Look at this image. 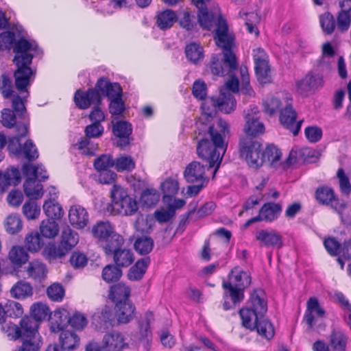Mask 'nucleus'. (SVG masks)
I'll use <instances>...</instances> for the list:
<instances>
[{
    "label": "nucleus",
    "instance_id": "nucleus-1",
    "mask_svg": "<svg viewBox=\"0 0 351 351\" xmlns=\"http://www.w3.org/2000/svg\"><path fill=\"white\" fill-rule=\"evenodd\" d=\"M208 136L211 141L203 138L198 142L197 154L198 156L205 160L207 165H203L198 161L190 162L184 171V178L188 183H204L206 181V169L215 166L213 171V178L219 168L223 156L226 152L224 141L221 134L217 131L213 126H210Z\"/></svg>",
    "mask_w": 351,
    "mask_h": 351
},
{
    "label": "nucleus",
    "instance_id": "nucleus-2",
    "mask_svg": "<svg viewBox=\"0 0 351 351\" xmlns=\"http://www.w3.org/2000/svg\"><path fill=\"white\" fill-rule=\"evenodd\" d=\"M216 44L222 49V52L213 55L211 58L210 69L213 75H228L235 76L233 73L238 69L235 54L232 51L234 46V37L228 33L226 21L219 15L217 23Z\"/></svg>",
    "mask_w": 351,
    "mask_h": 351
},
{
    "label": "nucleus",
    "instance_id": "nucleus-3",
    "mask_svg": "<svg viewBox=\"0 0 351 351\" xmlns=\"http://www.w3.org/2000/svg\"><path fill=\"white\" fill-rule=\"evenodd\" d=\"M12 48L16 53L13 62L17 66L14 73L15 87L19 91H23L30 85L36 74V71L32 70L29 65L37 53L38 46L21 38L14 42Z\"/></svg>",
    "mask_w": 351,
    "mask_h": 351
},
{
    "label": "nucleus",
    "instance_id": "nucleus-4",
    "mask_svg": "<svg viewBox=\"0 0 351 351\" xmlns=\"http://www.w3.org/2000/svg\"><path fill=\"white\" fill-rule=\"evenodd\" d=\"M219 90L218 96L206 99L202 105V116L206 121L213 118L217 111L228 114L235 110L237 102L232 94L239 91L238 77L231 76L219 87Z\"/></svg>",
    "mask_w": 351,
    "mask_h": 351
},
{
    "label": "nucleus",
    "instance_id": "nucleus-5",
    "mask_svg": "<svg viewBox=\"0 0 351 351\" xmlns=\"http://www.w3.org/2000/svg\"><path fill=\"white\" fill-rule=\"evenodd\" d=\"M265 293L261 289H255L250 293L248 304L243 308V326L248 329H274L271 322L262 314L267 311Z\"/></svg>",
    "mask_w": 351,
    "mask_h": 351
},
{
    "label": "nucleus",
    "instance_id": "nucleus-6",
    "mask_svg": "<svg viewBox=\"0 0 351 351\" xmlns=\"http://www.w3.org/2000/svg\"><path fill=\"white\" fill-rule=\"evenodd\" d=\"M22 171L27 178L23 184L26 196L35 199L40 198L43 195V186L40 182L48 178L46 171L40 165L34 166L30 163H25Z\"/></svg>",
    "mask_w": 351,
    "mask_h": 351
},
{
    "label": "nucleus",
    "instance_id": "nucleus-7",
    "mask_svg": "<svg viewBox=\"0 0 351 351\" xmlns=\"http://www.w3.org/2000/svg\"><path fill=\"white\" fill-rule=\"evenodd\" d=\"M224 289L223 308L228 311L239 304L241 295V270L234 268L228 276V280L223 281Z\"/></svg>",
    "mask_w": 351,
    "mask_h": 351
},
{
    "label": "nucleus",
    "instance_id": "nucleus-8",
    "mask_svg": "<svg viewBox=\"0 0 351 351\" xmlns=\"http://www.w3.org/2000/svg\"><path fill=\"white\" fill-rule=\"evenodd\" d=\"M22 96L14 95L12 99V111L10 108H4L1 111V120L2 125L7 128H12L14 127L15 124L19 120L21 119L25 121L27 115V110L25 106L26 99L29 96V93L27 88L23 91H19Z\"/></svg>",
    "mask_w": 351,
    "mask_h": 351
},
{
    "label": "nucleus",
    "instance_id": "nucleus-9",
    "mask_svg": "<svg viewBox=\"0 0 351 351\" xmlns=\"http://www.w3.org/2000/svg\"><path fill=\"white\" fill-rule=\"evenodd\" d=\"M112 213L132 215L138 210L135 199L128 194L126 190L120 186L114 185L111 190Z\"/></svg>",
    "mask_w": 351,
    "mask_h": 351
},
{
    "label": "nucleus",
    "instance_id": "nucleus-10",
    "mask_svg": "<svg viewBox=\"0 0 351 351\" xmlns=\"http://www.w3.org/2000/svg\"><path fill=\"white\" fill-rule=\"evenodd\" d=\"M91 232L95 239L106 242L104 247V251H110L114 246L123 245L124 243L123 238L114 232V227L109 221H98L92 227Z\"/></svg>",
    "mask_w": 351,
    "mask_h": 351
},
{
    "label": "nucleus",
    "instance_id": "nucleus-11",
    "mask_svg": "<svg viewBox=\"0 0 351 351\" xmlns=\"http://www.w3.org/2000/svg\"><path fill=\"white\" fill-rule=\"evenodd\" d=\"M247 165L254 169L261 167L264 159L261 150V144L254 138H245L243 141V156Z\"/></svg>",
    "mask_w": 351,
    "mask_h": 351
},
{
    "label": "nucleus",
    "instance_id": "nucleus-12",
    "mask_svg": "<svg viewBox=\"0 0 351 351\" xmlns=\"http://www.w3.org/2000/svg\"><path fill=\"white\" fill-rule=\"evenodd\" d=\"M325 315V311L319 305L318 300L315 297L310 298L306 302V310L303 318V322L306 328L326 327L322 323V317Z\"/></svg>",
    "mask_w": 351,
    "mask_h": 351
},
{
    "label": "nucleus",
    "instance_id": "nucleus-13",
    "mask_svg": "<svg viewBox=\"0 0 351 351\" xmlns=\"http://www.w3.org/2000/svg\"><path fill=\"white\" fill-rule=\"evenodd\" d=\"M12 340L21 339L23 344L19 351H38L41 344V336L38 330H14L8 333Z\"/></svg>",
    "mask_w": 351,
    "mask_h": 351
},
{
    "label": "nucleus",
    "instance_id": "nucleus-14",
    "mask_svg": "<svg viewBox=\"0 0 351 351\" xmlns=\"http://www.w3.org/2000/svg\"><path fill=\"white\" fill-rule=\"evenodd\" d=\"M53 317L59 319L56 320L57 329H64L67 323L73 329H84L87 326L88 319L82 313L75 311L71 316H69L67 311L62 309L56 311Z\"/></svg>",
    "mask_w": 351,
    "mask_h": 351
},
{
    "label": "nucleus",
    "instance_id": "nucleus-15",
    "mask_svg": "<svg viewBox=\"0 0 351 351\" xmlns=\"http://www.w3.org/2000/svg\"><path fill=\"white\" fill-rule=\"evenodd\" d=\"M297 114L291 104L286 102L285 107L280 112V122L287 129L289 130L294 136L298 135L302 120L296 121Z\"/></svg>",
    "mask_w": 351,
    "mask_h": 351
},
{
    "label": "nucleus",
    "instance_id": "nucleus-16",
    "mask_svg": "<svg viewBox=\"0 0 351 351\" xmlns=\"http://www.w3.org/2000/svg\"><path fill=\"white\" fill-rule=\"evenodd\" d=\"M281 211L282 206L280 204L274 202L266 203L261 208L259 215L249 219L244 226L245 227H248L252 223L262 220L272 221L278 217Z\"/></svg>",
    "mask_w": 351,
    "mask_h": 351
},
{
    "label": "nucleus",
    "instance_id": "nucleus-17",
    "mask_svg": "<svg viewBox=\"0 0 351 351\" xmlns=\"http://www.w3.org/2000/svg\"><path fill=\"white\" fill-rule=\"evenodd\" d=\"M323 84V76L313 72H309L296 83L298 91L302 95L315 91L321 88Z\"/></svg>",
    "mask_w": 351,
    "mask_h": 351
},
{
    "label": "nucleus",
    "instance_id": "nucleus-18",
    "mask_svg": "<svg viewBox=\"0 0 351 351\" xmlns=\"http://www.w3.org/2000/svg\"><path fill=\"white\" fill-rule=\"evenodd\" d=\"M74 101L80 108L86 109L91 105H99L101 101V97L95 87L88 89L86 93L81 90H77L74 96Z\"/></svg>",
    "mask_w": 351,
    "mask_h": 351
},
{
    "label": "nucleus",
    "instance_id": "nucleus-19",
    "mask_svg": "<svg viewBox=\"0 0 351 351\" xmlns=\"http://www.w3.org/2000/svg\"><path fill=\"white\" fill-rule=\"evenodd\" d=\"M122 245H118L111 249V250H105L107 255H113V261L119 267H127L130 266L134 261V256L132 251L126 248H121Z\"/></svg>",
    "mask_w": 351,
    "mask_h": 351
},
{
    "label": "nucleus",
    "instance_id": "nucleus-20",
    "mask_svg": "<svg viewBox=\"0 0 351 351\" xmlns=\"http://www.w3.org/2000/svg\"><path fill=\"white\" fill-rule=\"evenodd\" d=\"M113 134L119 138L116 144L117 147L124 149L129 145L131 138L130 135L132 132V125L125 121H117L113 125Z\"/></svg>",
    "mask_w": 351,
    "mask_h": 351
},
{
    "label": "nucleus",
    "instance_id": "nucleus-21",
    "mask_svg": "<svg viewBox=\"0 0 351 351\" xmlns=\"http://www.w3.org/2000/svg\"><path fill=\"white\" fill-rule=\"evenodd\" d=\"M95 88L100 95L108 97L110 100L121 97L122 88L118 83H111L107 78H100L95 84Z\"/></svg>",
    "mask_w": 351,
    "mask_h": 351
},
{
    "label": "nucleus",
    "instance_id": "nucleus-22",
    "mask_svg": "<svg viewBox=\"0 0 351 351\" xmlns=\"http://www.w3.org/2000/svg\"><path fill=\"white\" fill-rule=\"evenodd\" d=\"M252 110L253 114L247 113L245 116L246 124L244 130L248 138H250L249 136L255 138L265 132L264 124L259 121L257 116V113L259 112L257 107H254Z\"/></svg>",
    "mask_w": 351,
    "mask_h": 351
},
{
    "label": "nucleus",
    "instance_id": "nucleus-23",
    "mask_svg": "<svg viewBox=\"0 0 351 351\" xmlns=\"http://www.w3.org/2000/svg\"><path fill=\"white\" fill-rule=\"evenodd\" d=\"M256 239L261 246L280 248L283 245L282 236L274 230H260L256 232Z\"/></svg>",
    "mask_w": 351,
    "mask_h": 351
},
{
    "label": "nucleus",
    "instance_id": "nucleus-24",
    "mask_svg": "<svg viewBox=\"0 0 351 351\" xmlns=\"http://www.w3.org/2000/svg\"><path fill=\"white\" fill-rule=\"evenodd\" d=\"M135 306L129 300L119 301L115 306L117 322L120 324H127L133 319L135 313Z\"/></svg>",
    "mask_w": 351,
    "mask_h": 351
},
{
    "label": "nucleus",
    "instance_id": "nucleus-25",
    "mask_svg": "<svg viewBox=\"0 0 351 351\" xmlns=\"http://www.w3.org/2000/svg\"><path fill=\"white\" fill-rule=\"evenodd\" d=\"M69 219L72 226L77 228H83L88 223V215L84 208L75 205L71 207Z\"/></svg>",
    "mask_w": 351,
    "mask_h": 351
},
{
    "label": "nucleus",
    "instance_id": "nucleus-26",
    "mask_svg": "<svg viewBox=\"0 0 351 351\" xmlns=\"http://www.w3.org/2000/svg\"><path fill=\"white\" fill-rule=\"evenodd\" d=\"M103 348L107 351H117L124 347V339L119 330H112L103 338Z\"/></svg>",
    "mask_w": 351,
    "mask_h": 351
},
{
    "label": "nucleus",
    "instance_id": "nucleus-27",
    "mask_svg": "<svg viewBox=\"0 0 351 351\" xmlns=\"http://www.w3.org/2000/svg\"><path fill=\"white\" fill-rule=\"evenodd\" d=\"M210 0H193L194 4L199 10L198 21L201 27L209 29L213 25L214 15L209 14L207 11L206 5Z\"/></svg>",
    "mask_w": 351,
    "mask_h": 351
},
{
    "label": "nucleus",
    "instance_id": "nucleus-28",
    "mask_svg": "<svg viewBox=\"0 0 351 351\" xmlns=\"http://www.w3.org/2000/svg\"><path fill=\"white\" fill-rule=\"evenodd\" d=\"M315 198L317 202L323 205L330 206L333 208V205L337 202H341V200L335 197L333 190L326 186H320L315 191Z\"/></svg>",
    "mask_w": 351,
    "mask_h": 351
},
{
    "label": "nucleus",
    "instance_id": "nucleus-29",
    "mask_svg": "<svg viewBox=\"0 0 351 351\" xmlns=\"http://www.w3.org/2000/svg\"><path fill=\"white\" fill-rule=\"evenodd\" d=\"M80 337L73 330H61L59 341L64 350H73L80 345Z\"/></svg>",
    "mask_w": 351,
    "mask_h": 351
},
{
    "label": "nucleus",
    "instance_id": "nucleus-30",
    "mask_svg": "<svg viewBox=\"0 0 351 351\" xmlns=\"http://www.w3.org/2000/svg\"><path fill=\"white\" fill-rule=\"evenodd\" d=\"M150 263L149 257H145L138 260L134 266H132L128 274V278L133 281L141 280Z\"/></svg>",
    "mask_w": 351,
    "mask_h": 351
},
{
    "label": "nucleus",
    "instance_id": "nucleus-31",
    "mask_svg": "<svg viewBox=\"0 0 351 351\" xmlns=\"http://www.w3.org/2000/svg\"><path fill=\"white\" fill-rule=\"evenodd\" d=\"M8 258L13 265L21 267L28 261L29 255L23 247L16 245L9 252Z\"/></svg>",
    "mask_w": 351,
    "mask_h": 351
},
{
    "label": "nucleus",
    "instance_id": "nucleus-32",
    "mask_svg": "<svg viewBox=\"0 0 351 351\" xmlns=\"http://www.w3.org/2000/svg\"><path fill=\"white\" fill-rule=\"evenodd\" d=\"M10 294L14 298L18 300L25 299L32 295L33 289L29 282L19 281L11 288Z\"/></svg>",
    "mask_w": 351,
    "mask_h": 351
},
{
    "label": "nucleus",
    "instance_id": "nucleus-33",
    "mask_svg": "<svg viewBox=\"0 0 351 351\" xmlns=\"http://www.w3.org/2000/svg\"><path fill=\"white\" fill-rule=\"evenodd\" d=\"M130 295V289L123 282L117 283L110 287L109 297L113 301H123Z\"/></svg>",
    "mask_w": 351,
    "mask_h": 351
},
{
    "label": "nucleus",
    "instance_id": "nucleus-34",
    "mask_svg": "<svg viewBox=\"0 0 351 351\" xmlns=\"http://www.w3.org/2000/svg\"><path fill=\"white\" fill-rule=\"evenodd\" d=\"M254 69L257 80L261 84H269L272 82L269 60L255 63Z\"/></svg>",
    "mask_w": 351,
    "mask_h": 351
},
{
    "label": "nucleus",
    "instance_id": "nucleus-35",
    "mask_svg": "<svg viewBox=\"0 0 351 351\" xmlns=\"http://www.w3.org/2000/svg\"><path fill=\"white\" fill-rule=\"evenodd\" d=\"M177 19L178 17L174 11L166 10L158 14L156 23L160 29L164 30L171 27Z\"/></svg>",
    "mask_w": 351,
    "mask_h": 351
},
{
    "label": "nucleus",
    "instance_id": "nucleus-36",
    "mask_svg": "<svg viewBox=\"0 0 351 351\" xmlns=\"http://www.w3.org/2000/svg\"><path fill=\"white\" fill-rule=\"evenodd\" d=\"M47 273L46 265L37 261L30 263L27 267L29 276L38 282L45 278Z\"/></svg>",
    "mask_w": 351,
    "mask_h": 351
},
{
    "label": "nucleus",
    "instance_id": "nucleus-37",
    "mask_svg": "<svg viewBox=\"0 0 351 351\" xmlns=\"http://www.w3.org/2000/svg\"><path fill=\"white\" fill-rule=\"evenodd\" d=\"M185 53L188 60L194 64H197L204 58L203 48L197 43L187 45L185 48Z\"/></svg>",
    "mask_w": 351,
    "mask_h": 351
},
{
    "label": "nucleus",
    "instance_id": "nucleus-38",
    "mask_svg": "<svg viewBox=\"0 0 351 351\" xmlns=\"http://www.w3.org/2000/svg\"><path fill=\"white\" fill-rule=\"evenodd\" d=\"M78 240V235L75 231L69 227L63 229L60 244L68 252L77 245Z\"/></svg>",
    "mask_w": 351,
    "mask_h": 351
},
{
    "label": "nucleus",
    "instance_id": "nucleus-39",
    "mask_svg": "<svg viewBox=\"0 0 351 351\" xmlns=\"http://www.w3.org/2000/svg\"><path fill=\"white\" fill-rule=\"evenodd\" d=\"M6 317L12 319L21 318L24 313L23 305L19 302L9 300L4 304Z\"/></svg>",
    "mask_w": 351,
    "mask_h": 351
},
{
    "label": "nucleus",
    "instance_id": "nucleus-40",
    "mask_svg": "<svg viewBox=\"0 0 351 351\" xmlns=\"http://www.w3.org/2000/svg\"><path fill=\"white\" fill-rule=\"evenodd\" d=\"M163 192V201L165 202L171 201V197L175 195L179 190L178 182L172 178H167L161 185Z\"/></svg>",
    "mask_w": 351,
    "mask_h": 351
},
{
    "label": "nucleus",
    "instance_id": "nucleus-41",
    "mask_svg": "<svg viewBox=\"0 0 351 351\" xmlns=\"http://www.w3.org/2000/svg\"><path fill=\"white\" fill-rule=\"evenodd\" d=\"M43 210L46 215L53 220L60 219L64 214L62 206L55 200L46 201Z\"/></svg>",
    "mask_w": 351,
    "mask_h": 351
},
{
    "label": "nucleus",
    "instance_id": "nucleus-42",
    "mask_svg": "<svg viewBox=\"0 0 351 351\" xmlns=\"http://www.w3.org/2000/svg\"><path fill=\"white\" fill-rule=\"evenodd\" d=\"M264 162L267 160L271 166L276 167L279 164L282 156L280 150L274 145H269L263 152Z\"/></svg>",
    "mask_w": 351,
    "mask_h": 351
},
{
    "label": "nucleus",
    "instance_id": "nucleus-43",
    "mask_svg": "<svg viewBox=\"0 0 351 351\" xmlns=\"http://www.w3.org/2000/svg\"><path fill=\"white\" fill-rule=\"evenodd\" d=\"M285 107L283 103L277 97H268L263 101V111L269 114L273 115L280 111Z\"/></svg>",
    "mask_w": 351,
    "mask_h": 351
},
{
    "label": "nucleus",
    "instance_id": "nucleus-44",
    "mask_svg": "<svg viewBox=\"0 0 351 351\" xmlns=\"http://www.w3.org/2000/svg\"><path fill=\"white\" fill-rule=\"evenodd\" d=\"M67 252L68 251L62 247V245H56L51 243L47 245L43 250L44 255L50 261L61 258L64 257Z\"/></svg>",
    "mask_w": 351,
    "mask_h": 351
},
{
    "label": "nucleus",
    "instance_id": "nucleus-45",
    "mask_svg": "<svg viewBox=\"0 0 351 351\" xmlns=\"http://www.w3.org/2000/svg\"><path fill=\"white\" fill-rule=\"evenodd\" d=\"M122 275V271L119 267L114 265H108L102 270L101 276L108 283L118 280Z\"/></svg>",
    "mask_w": 351,
    "mask_h": 351
},
{
    "label": "nucleus",
    "instance_id": "nucleus-46",
    "mask_svg": "<svg viewBox=\"0 0 351 351\" xmlns=\"http://www.w3.org/2000/svg\"><path fill=\"white\" fill-rule=\"evenodd\" d=\"M153 247V239L146 236L137 238L134 243L136 251L142 255L149 254L152 250Z\"/></svg>",
    "mask_w": 351,
    "mask_h": 351
},
{
    "label": "nucleus",
    "instance_id": "nucleus-47",
    "mask_svg": "<svg viewBox=\"0 0 351 351\" xmlns=\"http://www.w3.org/2000/svg\"><path fill=\"white\" fill-rule=\"evenodd\" d=\"M40 230L43 237L53 238L58 233V224L53 219L44 220L40 226Z\"/></svg>",
    "mask_w": 351,
    "mask_h": 351
},
{
    "label": "nucleus",
    "instance_id": "nucleus-48",
    "mask_svg": "<svg viewBox=\"0 0 351 351\" xmlns=\"http://www.w3.org/2000/svg\"><path fill=\"white\" fill-rule=\"evenodd\" d=\"M25 244L29 251L38 252L43 247V242L38 232H32L27 234Z\"/></svg>",
    "mask_w": 351,
    "mask_h": 351
},
{
    "label": "nucleus",
    "instance_id": "nucleus-49",
    "mask_svg": "<svg viewBox=\"0 0 351 351\" xmlns=\"http://www.w3.org/2000/svg\"><path fill=\"white\" fill-rule=\"evenodd\" d=\"M6 231L10 234H15L22 229V221L19 216L10 215L4 223Z\"/></svg>",
    "mask_w": 351,
    "mask_h": 351
},
{
    "label": "nucleus",
    "instance_id": "nucleus-50",
    "mask_svg": "<svg viewBox=\"0 0 351 351\" xmlns=\"http://www.w3.org/2000/svg\"><path fill=\"white\" fill-rule=\"evenodd\" d=\"M333 209L340 215L341 221L346 226H351V207L341 200L333 205Z\"/></svg>",
    "mask_w": 351,
    "mask_h": 351
},
{
    "label": "nucleus",
    "instance_id": "nucleus-51",
    "mask_svg": "<svg viewBox=\"0 0 351 351\" xmlns=\"http://www.w3.org/2000/svg\"><path fill=\"white\" fill-rule=\"evenodd\" d=\"M245 16V25L247 27L248 33L254 34V36L257 37L259 34V30L256 25L259 23L261 17L255 12L246 13Z\"/></svg>",
    "mask_w": 351,
    "mask_h": 351
},
{
    "label": "nucleus",
    "instance_id": "nucleus-52",
    "mask_svg": "<svg viewBox=\"0 0 351 351\" xmlns=\"http://www.w3.org/2000/svg\"><path fill=\"white\" fill-rule=\"evenodd\" d=\"M49 313L48 306L41 302L34 303L30 307L31 315L40 323L47 317Z\"/></svg>",
    "mask_w": 351,
    "mask_h": 351
},
{
    "label": "nucleus",
    "instance_id": "nucleus-53",
    "mask_svg": "<svg viewBox=\"0 0 351 351\" xmlns=\"http://www.w3.org/2000/svg\"><path fill=\"white\" fill-rule=\"evenodd\" d=\"M74 147L79 150L82 151L85 155L93 156L98 149L97 144H95L90 141L89 138H82L81 140Z\"/></svg>",
    "mask_w": 351,
    "mask_h": 351
},
{
    "label": "nucleus",
    "instance_id": "nucleus-54",
    "mask_svg": "<svg viewBox=\"0 0 351 351\" xmlns=\"http://www.w3.org/2000/svg\"><path fill=\"white\" fill-rule=\"evenodd\" d=\"M351 10L341 9L337 17V25L341 32L348 29L351 23Z\"/></svg>",
    "mask_w": 351,
    "mask_h": 351
},
{
    "label": "nucleus",
    "instance_id": "nucleus-55",
    "mask_svg": "<svg viewBox=\"0 0 351 351\" xmlns=\"http://www.w3.org/2000/svg\"><path fill=\"white\" fill-rule=\"evenodd\" d=\"M330 344L334 350L343 351L346 347L347 338L341 331H333L330 337Z\"/></svg>",
    "mask_w": 351,
    "mask_h": 351
},
{
    "label": "nucleus",
    "instance_id": "nucleus-56",
    "mask_svg": "<svg viewBox=\"0 0 351 351\" xmlns=\"http://www.w3.org/2000/svg\"><path fill=\"white\" fill-rule=\"evenodd\" d=\"M320 25L323 31L327 34H332L335 28L336 24L332 14L326 12L319 16Z\"/></svg>",
    "mask_w": 351,
    "mask_h": 351
},
{
    "label": "nucleus",
    "instance_id": "nucleus-57",
    "mask_svg": "<svg viewBox=\"0 0 351 351\" xmlns=\"http://www.w3.org/2000/svg\"><path fill=\"white\" fill-rule=\"evenodd\" d=\"M29 161L38 158V152L32 140H27L22 147L21 156Z\"/></svg>",
    "mask_w": 351,
    "mask_h": 351
},
{
    "label": "nucleus",
    "instance_id": "nucleus-58",
    "mask_svg": "<svg viewBox=\"0 0 351 351\" xmlns=\"http://www.w3.org/2000/svg\"><path fill=\"white\" fill-rule=\"evenodd\" d=\"M40 213V207L34 201H28L23 206V213L28 219H36Z\"/></svg>",
    "mask_w": 351,
    "mask_h": 351
},
{
    "label": "nucleus",
    "instance_id": "nucleus-59",
    "mask_svg": "<svg viewBox=\"0 0 351 351\" xmlns=\"http://www.w3.org/2000/svg\"><path fill=\"white\" fill-rule=\"evenodd\" d=\"M115 168L118 171H130L135 167V162L130 156H121L115 160Z\"/></svg>",
    "mask_w": 351,
    "mask_h": 351
},
{
    "label": "nucleus",
    "instance_id": "nucleus-60",
    "mask_svg": "<svg viewBox=\"0 0 351 351\" xmlns=\"http://www.w3.org/2000/svg\"><path fill=\"white\" fill-rule=\"evenodd\" d=\"M47 293L52 301L60 302L64 296V289L60 284L53 283L47 288Z\"/></svg>",
    "mask_w": 351,
    "mask_h": 351
},
{
    "label": "nucleus",
    "instance_id": "nucleus-61",
    "mask_svg": "<svg viewBox=\"0 0 351 351\" xmlns=\"http://www.w3.org/2000/svg\"><path fill=\"white\" fill-rule=\"evenodd\" d=\"M115 161L112 159L110 155L103 154L99 158H96L94 162L95 169L99 171H104L108 168L113 167Z\"/></svg>",
    "mask_w": 351,
    "mask_h": 351
},
{
    "label": "nucleus",
    "instance_id": "nucleus-62",
    "mask_svg": "<svg viewBox=\"0 0 351 351\" xmlns=\"http://www.w3.org/2000/svg\"><path fill=\"white\" fill-rule=\"evenodd\" d=\"M40 324L32 315H25L20 320L19 326H16L15 329H38Z\"/></svg>",
    "mask_w": 351,
    "mask_h": 351
},
{
    "label": "nucleus",
    "instance_id": "nucleus-63",
    "mask_svg": "<svg viewBox=\"0 0 351 351\" xmlns=\"http://www.w3.org/2000/svg\"><path fill=\"white\" fill-rule=\"evenodd\" d=\"M0 90L4 98L8 99L14 95H18L14 94L12 90V82L6 75H2L1 80L0 82Z\"/></svg>",
    "mask_w": 351,
    "mask_h": 351
},
{
    "label": "nucleus",
    "instance_id": "nucleus-64",
    "mask_svg": "<svg viewBox=\"0 0 351 351\" xmlns=\"http://www.w3.org/2000/svg\"><path fill=\"white\" fill-rule=\"evenodd\" d=\"M141 199L147 206H152L158 202L159 195L154 191L147 190L141 195Z\"/></svg>",
    "mask_w": 351,
    "mask_h": 351
}]
</instances>
